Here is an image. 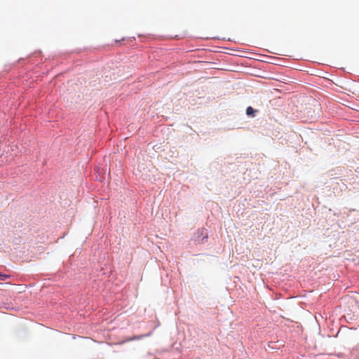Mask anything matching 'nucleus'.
I'll list each match as a JSON object with an SVG mask.
<instances>
[{"label": "nucleus", "instance_id": "2", "mask_svg": "<svg viewBox=\"0 0 359 359\" xmlns=\"http://www.w3.org/2000/svg\"><path fill=\"white\" fill-rule=\"evenodd\" d=\"M8 278V275L0 273V280H6Z\"/></svg>", "mask_w": 359, "mask_h": 359}, {"label": "nucleus", "instance_id": "3", "mask_svg": "<svg viewBox=\"0 0 359 359\" xmlns=\"http://www.w3.org/2000/svg\"><path fill=\"white\" fill-rule=\"evenodd\" d=\"M133 339H141V337H134Z\"/></svg>", "mask_w": 359, "mask_h": 359}, {"label": "nucleus", "instance_id": "4", "mask_svg": "<svg viewBox=\"0 0 359 359\" xmlns=\"http://www.w3.org/2000/svg\"><path fill=\"white\" fill-rule=\"evenodd\" d=\"M358 296L359 297V294H358Z\"/></svg>", "mask_w": 359, "mask_h": 359}, {"label": "nucleus", "instance_id": "1", "mask_svg": "<svg viewBox=\"0 0 359 359\" xmlns=\"http://www.w3.org/2000/svg\"><path fill=\"white\" fill-rule=\"evenodd\" d=\"M255 111L253 109V108L252 107H248L246 109V114L248 116H255Z\"/></svg>", "mask_w": 359, "mask_h": 359}]
</instances>
